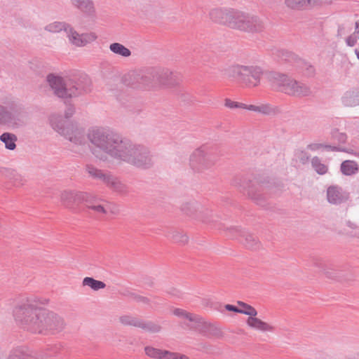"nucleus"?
<instances>
[{"label": "nucleus", "mask_w": 359, "mask_h": 359, "mask_svg": "<svg viewBox=\"0 0 359 359\" xmlns=\"http://www.w3.org/2000/svg\"><path fill=\"white\" fill-rule=\"evenodd\" d=\"M13 119L12 114L6 107L0 105V124H11Z\"/></svg>", "instance_id": "23"}, {"label": "nucleus", "mask_w": 359, "mask_h": 359, "mask_svg": "<svg viewBox=\"0 0 359 359\" xmlns=\"http://www.w3.org/2000/svg\"><path fill=\"white\" fill-rule=\"evenodd\" d=\"M8 359H22V357L19 353L14 352L8 355Z\"/></svg>", "instance_id": "34"}, {"label": "nucleus", "mask_w": 359, "mask_h": 359, "mask_svg": "<svg viewBox=\"0 0 359 359\" xmlns=\"http://www.w3.org/2000/svg\"><path fill=\"white\" fill-rule=\"evenodd\" d=\"M69 26L65 22H53L50 24H48L46 27V29L51 33H59L62 31H65L66 33L67 32V29H69Z\"/></svg>", "instance_id": "17"}, {"label": "nucleus", "mask_w": 359, "mask_h": 359, "mask_svg": "<svg viewBox=\"0 0 359 359\" xmlns=\"http://www.w3.org/2000/svg\"><path fill=\"white\" fill-rule=\"evenodd\" d=\"M83 285L88 286L94 290H98L105 287V284L90 277H86L83 280Z\"/></svg>", "instance_id": "20"}, {"label": "nucleus", "mask_w": 359, "mask_h": 359, "mask_svg": "<svg viewBox=\"0 0 359 359\" xmlns=\"http://www.w3.org/2000/svg\"><path fill=\"white\" fill-rule=\"evenodd\" d=\"M358 170V164L353 161H345L341 165V170L346 175H353Z\"/></svg>", "instance_id": "16"}, {"label": "nucleus", "mask_w": 359, "mask_h": 359, "mask_svg": "<svg viewBox=\"0 0 359 359\" xmlns=\"http://www.w3.org/2000/svg\"><path fill=\"white\" fill-rule=\"evenodd\" d=\"M88 208L99 215H104L107 212L106 207L100 203L90 205L88 206Z\"/></svg>", "instance_id": "28"}, {"label": "nucleus", "mask_w": 359, "mask_h": 359, "mask_svg": "<svg viewBox=\"0 0 359 359\" xmlns=\"http://www.w3.org/2000/svg\"><path fill=\"white\" fill-rule=\"evenodd\" d=\"M267 81L273 87L289 95H305L309 93V88L305 85L279 73L267 74Z\"/></svg>", "instance_id": "5"}, {"label": "nucleus", "mask_w": 359, "mask_h": 359, "mask_svg": "<svg viewBox=\"0 0 359 359\" xmlns=\"http://www.w3.org/2000/svg\"><path fill=\"white\" fill-rule=\"evenodd\" d=\"M285 4L287 7L293 9L308 6L307 0H285Z\"/></svg>", "instance_id": "25"}, {"label": "nucleus", "mask_w": 359, "mask_h": 359, "mask_svg": "<svg viewBox=\"0 0 359 359\" xmlns=\"http://www.w3.org/2000/svg\"><path fill=\"white\" fill-rule=\"evenodd\" d=\"M323 147H324V146L321 144L315 143V144H311L309 145V149H310L311 150H318Z\"/></svg>", "instance_id": "33"}, {"label": "nucleus", "mask_w": 359, "mask_h": 359, "mask_svg": "<svg viewBox=\"0 0 359 359\" xmlns=\"http://www.w3.org/2000/svg\"><path fill=\"white\" fill-rule=\"evenodd\" d=\"M121 322L125 325H131L137 327H141L148 331L156 332L161 329L160 326L152 322L143 323L142 321L129 316H123L121 318Z\"/></svg>", "instance_id": "13"}, {"label": "nucleus", "mask_w": 359, "mask_h": 359, "mask_svg": "<svg viewBox=\"0 0 359 359\" xmlns=\"http://www.w3.org/2000/svg\"><path fill=\"white\" fill-rule=\"evenodd\" d=\"M88 136L93 144L111 154H114L113 149L116 148V146L112 148L111 140L108 139V137L104 135L102 130L100 128H93L90 131Z\"/></svg>", "instance_id": "10"}, {"label": "nucleus", "mask_w": 359, "mask_h": 359, "mask_svg": "<svg viewBox=\"0 0 359 359\" xmlns=\"http://www.w3.org/2000/svg\"><path fill=\"white\" fill-rule=\"evenodd\" d=\"M109 49L114 53L123 57H129L131 55L130 50L119 43H111L109 46Z\"/></svg>", "instance_id": "18"}, {"label": "nucleus", "mask_w": 359, "mask_h": 359, "mask_svg": "<svg viewBox=\"0 0 359 359\" xmlns=\"http://www.w3.org/2000/svg\"><path fill=\"white\" fill-rule=\"evenodd\" d=\"M313 165L316 172L320 175H323L327 172V168L324 165L318 161V160L313 161Z\"/></svg>", "instance_id": "29"}, {"label": "nucleus", "mask_w": 359, "mask_h": 359, "mask_svg": "<svg viewBox=\"0 0 359 359\" xmlns=\"http://www.w3.org/2000/svg\"><path fill=\"white\" fill-rule=\"evenodd\" d=\"M233 9L224 7H216L210 9L208 12L209 20L219 25L229 26Z\"/></svg>", "instance_id": "9"}, {"label": "nucleus", "mask_w": 359, "mask_h": 359, "mask_svg": "<svg viewBox=\"0 0 359 359\" xmlns=\"http://www.w3.org/2000/svg\"><path fill=\"white\" fill-rule=\"evenodd\" d=\"M67 36L69 42L72 45L78 47L85 46L95 41L97 38L96 34L94 32L79 34L70 27L67 29Z\"/></svg>", "instance_id": "8"}, {"label": "nucleus", "mask_w": 359, "mask_h": 359, "mask_svg": "<svg viewBox=\"0 0 359 359\" xmlns=\"http://www.w3.org/2000/svg\"><path fill=\"white\" fill-rule=\"evenodd\" d=\"M355 54L357 55L358 59L359 60V50H355Z\"/></svg>", "instance_id": "37"}, {"label": "nucleus", "mask_w": 359, "mask_h": 359, "mask_svg": "<svg viewBox=\"0 0 359 359\" xmlns=\"http://www.w3.org/2000/svg\"><path fill=\"white\" fill-rule=\"evenodd\" d=\"M78 194L72 191H64L61 193L60 199L67 207H72L78 199Z\"/></svg>", "instance_id": "15"}, {"label": "nucleus", "mask_w": 359, "mask_h": 359, "mask_svg": "<svg viewBox=\"0 0 359 359\" xmlns=\"http://www.w3.org/2000/svg\"><path fill=\"white\" fill-rule=\"evenodd\" d=\"M136 163L139 164V165H142V163L141 162H137Z\"/></svg>", "instance_id": "38"}, {"label": "nucleus", "mask_w": 359, "mask_h": 359, "mask_svg": "<svg viewBox=\"0 0 359 359\" xmlns=\"http://www.w3.org/2000/svg\"><path fill=\"white\" fill-rule=\"evenodd\" d=\"M269 73L259 65H233L227 69L229 76L238 77L242 83L250 88L259 86L264 76L267 79Z\"/></svg>", "instance_id": "3"}, {"label": "nucleus", "mask_w": 359, "mask_h": 359, "mask_svg": "<svg viewBox=\"0 0 359 359\" xmlns=\"http://www.w3.org/2000/svg\"><path fill=\"white\" fill-rule=\"evenodd\" d=\"M356 41H357V36L355 35V34H354L353 35L350 36L347 39V43L350 46H353L355 44Z\"/></svg>", "instance_id": "32"}, {"label": "nucleus", "mask_w": 359, "mask_h": 359, "mask_svg": "<svg viewBox=\"0 0 359 359\" xmlns=\"http://www.w3.org/2000/svg\"><path fill=\"white\" fill-rule=\"evenodd\" d=\"M240 107H243L244 109H246L248 110H250V111H259V112L263 111L264 109V106H257V105H254V104L246 105V104H241V105Z\"/></svg>", "instance_id": "30"}, {"label": "nucleus", "mask_w": 359, "mask_h": 359, "mask_svg": "<svg viewBox=\"0 0 359 359\" xmlns=\"http://www.w3.org/2000/svg\"><path fill=\"white\" fill-rule=\"evenodd\" d=\"M62 133L67 137L72 142H77L81 136V131L76 128H67L64 129Z\"/></svg>", "instance_id": "19"}, {"label": "nucleus", "mask_w": 359, "mask_h": 359, "mask_svg": "<svg viewBox=\"0 0 359 359\" xmlns=\"http://www.w3.org/2000/svg\"><path fill=\"white\" fill-rule=\"evenodd\" d=\"M146 6L148 9L154 11L157 8L158 6V2L155 0H149Z\"/></svg>", "instance_id": "31"}, {"label": "nucleus", "mask_w": 359, "mask_h": 359, "mask_svg": "<svg viewBox=\"0 0 359 359\" xmlns=\"http://www.w3.org/2000/svg\"><path fill=\"white\" fill-rule=\"evenodd\" d=\"M139 87L153 90L157 88H171L180 83L178 77L169 71L151 69L138 76Z\"/></svg>", "instance_id": "2"}, {"label": "nucleus", "mask_w": 359, "mask_h": 359, "mask_svg": "<svg viewBox=\"0 0 359 359\" xmlns=\"http://www.w3.org/2000/svg\"><path fill=\"white\" fill-rule=\"evenodd\" d=\"M356 32L359 33V20L355 23Z\"/></svg>", "instance_id": "36"}, {"label": "nucleus", "mask_w": 359, "mask_h": 359, "mask_svg": "<svg viewBox=\"0 0 359 359\" xmlns=\"http://www.w3.org/2000/svg\"><path fill=\"white\" fill-rule=\"evenodd\" d=\"M246 316L245 323L247 327L252 331L261 333H272L276 327L272 323L264 320L258 317V312L255 308L251 306Z\"/></svg>", "instance_id": "6"}, {"label": "nucleus", "mask_w": 359, "mask_h": 359, "mask_svg": "<svg viewBox=\"0 0 359 359\" xmlns=\"http://www.w3.org/2000/svg\"><path fill=\"white\" fill-rule=\"evenodd\" d=\"M348 198V194L337 186H330L327 189V199L330 203L340 204Z\"/></svg>", "instance_id": "12"}, {"label": "nucleus", "mask_w": 359, "mask_h": 359, "mask_svg": "<svg viewBox=\"0 0 359 359\" xmlns=\"http://www.w3.org/2000/svg\"><path fill=\"white\" fill-rule=\"evenodd\" d=\"M320 359H359V351L353 349L346 350L322 356Z\"/></svg>", "instance_id": "14"}, {"label": "nucleus", "mask_w": 359, "mask_h": 359, "mask_svg": "<svg viewBox=\"0 0 359 359\" xmlns=\"http://www.w3.org/2000/svg\"><path fill=\"white\" fill-rule=\"evenodd\" d=\"M345 140H346L345 135L344 134H341L340 135V141L341 142H345Z\"/></svg>", "instance_id": "35"}, {"label": "nucleus", "mask_w": 359, "mask_h": 359, "mask_svg": "<svg viewBox=\"0 0 359 359\" xmlns=\"http://www.w3.org/2000/svg\"><path fill=\"white\" fill-rule=\"evenodd\" d=\"M250 307H251L250 305L247 304L243 302H238V306H235L231 304H226L225 306V309L227 311H233L236 313H242V314H245V315L247 314V313L249 311Z\"/></svg>", "instance_id": "22"}, {"label": "nucleus", "mask_w": 359, "mask_h": 359, "mask_svg": "<svg viewBox=\"0 0 359 359\" xmlns=\"http://www.w3.org/2000/svg\"><path fill=\"white\" fill-rule=\"evenodd\" d=\"M334 0H307L309 7H322L332 4Z\"/></svg>", "instance_id": "27"}, {"label": "nucleus", "mask_w": 359, "mask_h": 359, "mask_svg": "<svg viewBox=\"0 0 359 359\" xmlns=\"http://www.w3.org/2000/svg\"><path fill=\"white\" fill-rule=\"evenodd\" d=\"M48 81L59 97H72L76 93V88L71 87L70 82H65L61 77L50 75L48 77Z\"/></svg>", "instance_id": "7"}, {"label": "nucleus", "mask_w": 359, "mask_h": 359, "mask_svg": "<svg viewBox=\"0 0 359 359\" xmlns=\"http://www.w3.org/2000/svg\"><path fill=\"white\" fill-rule=\"evenodd\" d=\"M145 353L148 356L156 359H189L185 355L161 350L151 346L146 347Z\"/></svg>", "instance_id": "11"}, {"label": "nucleus", "mask_w": 359, "mask_h": 359, "mask_svg": "<svg viewBox=\"0 0 359 359\" xmlns=\"http://www.w3.org/2000/svg\"><path fill=\"white\" fill-rule=\"evenodd\" d=\"M0 140L5 144L7 149L13 150L15 148L16 137L11 133H4L1 135Z\"/></svg>", "instance_id": "21"}, {"label": "nucleus", "mask_w": 359, "mask_h": 359, "mask_svg": "<svg viewBox=\"0 0 359 359\" xmlns=\"http://www.w3.org/2000/svg\"><path fill=\"white\" fill-rule=\"evenodd\" d=\"M13 316L18 323L34 332H41L52 327L57 320V316L49 311L29 304L15 307Z\"/></svg>", "instance_id": "1"}, {"label": "nucleus", "mask_w": 359, "mask_h": 359, "mask_svg": "<svg viewBox=\"0 0 359 359\" xmlns=\"http://www.w3.org/2000/svg\"><path fill=\"white\" fill-rule=\"evenodd\" d=\"M173 314L182 317L183 318L187 319L189 321H195L197 320L196 316L194 315L187 312L186 311L181 309H175L173 310Z\"/></svg>", "instance_id": "26"}, {"label": "nucleus", "mask_w": 359, "mask_h": 359, "mask_svg": "<svg viewBox=\"0 0 359 359\" xmlns=\"http://www.w3.org/2000/svg\"><path fill=\"white\" fill-rule=\"evenodd\" d=\"M72 2L84 12H90L93 9L90 0H72Z\"/></svg>", "instance_id": "24"}, {"label": "nucleus", "mask_w": 359, "mask_h": 359, "mask_svg": "<svg viewBox=\"0 0 359 359\" xmlns=\"http://www.w3.org/2000/svg\"><path fill=\"white\" fill-rule=\"evenodd\" d=\"M264 27L263 21L256 15L233 9L229 28L243 32H261Z\"/></svg>", "instance_id": "4"}]
</instances>
